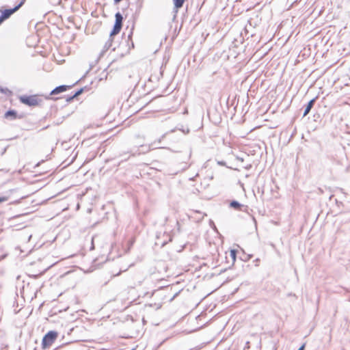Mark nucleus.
Wrapping results in <instances>:
<instances>
[{
	"instance_id": "nucleus-6",
	"label": "nucleus",
	"mask_w": 350,
	"mask_h": 350,
	"mask_svg": "<svg viewBox=\"0 0 350 350\" xmlns=\"http://www.w3.org/2000/svg\"><path fill=\"white\" fill-rule=\"evenodd\" d=\"M4 117L6 119L15 120L17 117V112L15 110H8L5 112Z\"/></svg>"
},
{
	"instance_id": "nucleus-15",
	"label": "nucleus",
	"mask_w": 350,
	"mask_h": 350,
	"mask_svg": "<svg viewBox=\"0 0 350 350\" xmlns=\"http://www.w3.org/2000/svg\"><path fill=\"white\" fill-rule=\"evenodd\" d=\"M217 164L222 166H226V162L223 161H218Z\"/></svg>"
},
{
	"instance_id": "nucleus-11",
	"label": "nucleus",
	"mask_w": 350,
	"mask_h": 350,
	"mask_svg": "<svg viewBox=\"0 0 350 350\" xmlns=\"http://www.w3.org/2000/svg\"><path fill=\"white\" fill-rule=\"evenodd\" d=\"M122 27V26L118 25V24L114 25L113 28L109 34V37L112 38L113 36L118 34L120 31Z\"/></svg>"
},
{
	"instance_id": "nucleus-27",
	"label": "nucleus",
	"mask_w": 350,
	"mask_h": 350,
	"mask_svg": "<svg viewBox=\"0 0 350 350\" xmlns=\"http://www.w3.org/2000/svg\"><path fill=\"white\" fill-rule=\"evenodd\" d=\"M46 128H49V126H46V127H44L43 129H45Z\"/></svg>"
},
{
	"instance_id": "nucleus-24",
	"label": "nucleus",
	"mask_w": 350,
	"mask_h": 350,
	"mask_svg": "<svg viewBox=\"0 0 350 350\" xmlns=\"http://www.w3.org/2000/svg\"><path fill=\"white\" fill-rule=\"evenodd\" d=\"M3 22V21L0 18V25Z\"/></svg>"
},
{
	"instance_id": "nucleus-14",
	"label": "nucleus",
	"mask_w": 350,
	"mask_h": 350,
	"mask_svg": "<svg viewBox=\"0 0 350 350\" xmlns=\"http://www.w3.org/2000/svg\"><path fill=\"white\" fill-rule=\"evenodd\" d=\"M0 92L3 93L5 94H11V91L9 89H8L7 88H3V87H0Z\"/></svg>"
},
{
	"instance_id": "nucleus-20",
	"label": "nucleus",
	"mask_w": 350,
	"mask_h": 350,
	"mask_svg": "<svg viewBox=\"0 0 350 350\" xmlns=\"http://www.w3.org/2000/svg\"><path fill=\"white\" fill-rule=\"evenodd\" d=\"M115 3H120L122 0H113Z\"/></svg>"
},
{
	"instance_id": "nucleus-18",
	"label": "nucleus",
	"mask_w": 350,
	"mask_h": 350,
	"mask_svg": "<svg viewBox=\"0 0 350 350\" xmlns=\"http://www.w3.org/2000/svg\"><path fill=\"white\" fill-rule=\"evenodd\" d=\"M305 345H302L297 350H304Z\"/></svg>"
},
{
	"instance_id": "nucleus-16",
	"label": "nucleus",
	"mask_w": 350,
	"mask_h": 350,
	"mask_svg": "<svg viewBox=\"0 0 350 350\" xmlns=\"http://www.w3.org/2000/svg\"><path fill=\"white\" fill-rule=\"evenodd\" d=\"M8 198L6 197H0V203L7 201Z\"/></svg>"
},
{
	"instance_id": "nucleus-23",
	"label": "nucleus",
	"mask_w": 350,
	"mask_h": 350,
	"mask_svg": "<svg viewBox=\"0 0 350 350\" xmlns=\"http://www.w3.org/2000/svg\"><path fill=\"white\" fill-rule=\"evenodd\" d=\"M178 295V293H175V295H174V297L171 299V300H172L176 295Z\"/></svg>"
},
{
	"instance_id": "nucleus-9",
	"label": "nucleus",
	"mask_w": 350,
	"mask_h": 350,
	"mask_svg": "<svg viewBox=\"0 0 350 350\" xmlns=\"http://www.w3.org/2000/svg\"><path fill=\"white\" fill-rule=\"evenodd\" d=\"M83 92V88H81L79 89V90H77L73 95L72 96H67L66 98V100L67 102H70L71 100H72L75 97H77L78 96H79L81 94H82V92Z\"/></svg>"
},
{
	"instance_id": "nucleus-19",
	"label": "nucleus",
	"mask_w": 350,
	"mask_h": 350,
	"mask_svg": "<svg viewBox=\"0 0 350 350\" xmlns=\"http://www.w3.org/2000/svg\"><path fill=\"white\" fill-rule=\"evenodd\" d=\"M143 280H144V278H143L142 280H138V281H137V284H138V285H141V284H142V281H143Z\"/></svg>"
},
{
	"instance_id": "nucleus-22",
	"label": "nucleus",
	"mask_w": 350,
	"mask_h": 350,
	"mask_svg": "<svg viewBox=\"0 0 350 350\" xmlns=\"http://www.w3.org/2000/svg\"><path fill=\"white\" fill-rule=\"evenodd\" d=\"M237 159L241 161H243V159L242 158L237 157Z\"/></svg>"
},
{
	"instance_id": "nucleus-26",
	"label": "nucleus",
	"mask_w": 350,
	"mask_h": 350,
	"mask_svg": "<svg viewBox=\"0 0 350 350\" xmlns=\"http://www.w3.org/2000/svg\"><path fill=\"white\" fill-rule=\"evenodd\" d=\"M252 255H249V256H248V259H249V258H252Z\"/></svg>"
},
{
	"instance_id": "nucleus-5",
	"label": "nucleus",
	"mask_w": 350,
	"mask_h": 350,
	"mask_svg": "<svg viewBox=\"0 0 350 350\" xmlns=\"http://www.w3.org/2000/svg\"><path fill=\"white\" fill-rule=\"evenodd\" d=\"M316 98H314L311 99V100L308 103V104H307V105L306 106V108H305V109H304V115H303L304 116H307V115L310 113V111L311 109L313 107V106H314V103H315Z\"/></svg>"
},
{
	"instance_id": "nucleus-4",
	"label": "nucleus",
	"mask_w": 350,
	"mask_h": 350,
	"mask_svg": "<svg viewBox=\"0 0 350 350\" xmlns=\"http://www.w3.org/2000/svg\"><path fill=\"white\" fill-rule=\"evenodd\" d=\"M68 88H69V86L65 85H59V86L56 87L55 88H54L51 92L50 95H55V94H57L62 93L63 92H65L68 89Z\"/></svg>"
},
{
	"instance_id": "nucleus-7",
	"label": "nucleus",
	"mask_w": 350,
	"mask_h": 350,
	"mask_svg": "<svg viewBox=\"0 0 350 350\" xmlns=\"http://www.w3.org/2000/svg\"><path fill=\"white\" fill-rule=\"evenodd\" d=\"M112 46V38L109 37V40L106 42L103 51L100 53V56H103L104 53Z\"/></svg>"
},
{
	"instance_id": "nucleus-12",
	"label": "nucleus",
	"mask_w": 350,
	"mask_h": 350,
	"mask_svg": "<svg viewBox=\"0 0 350 350\" xmlns=\"http://www.w3.org/2000/svg\"><path fill=\"white\" fill-rule=\"evenodd\" d=\"M230 206L234 209L239 210L243 206V205L240 204L238 201L232 200L230 203Z\"/></svg>"
},
{
	"instance_id": "nucleus-8",
	"label": "nucleus",
	"mask_w": 350,
	"mask_h": 350,
	"mask_svg": "<svg viewBox=\"0 0 350 350\" xmlns=\"http://www.w3.org/2000/svg\"><path fill=\"white\" fill-rule=\"evenodd\" d=\"M185 0H173V3L174 5V9L176 12H178V9L181 8L183 6Z\"/></svg>"
},
{
	"instance_id": "nucleus-2",
	"label": "nucleus",
	"mask_w": 350,
	"mask_h": 350,
	"mask_svg": "<svg viewBox=\"0 0 350 350\" xmlns=\"http://www.w3.org/2000/svg\"><path fill=\"white\" fill-rule=\"evenodd\" d=\"M19 100L21 103L29 107L39 105L42 102V100L36 95L21 96H20Z\"/></svg>"
},
{
	"instance_id": "nucleus-13",
	"label": "nucleus",
	"mask_w": 350,
	"mask_h": 350,
	"mask_svg": "<svg viewBox=\"0 0 350 350\" xmlns=\"http://www.w3.org/2000/svg\"><path fill=\"white\" fill-rule=\"evenodd\" d=\"M237 250H230V256L233 262H234L236 260V257H237Z\"/></svg>"
},
{
	"instance_id": "nucleus-3",
	"label": "nucleus",
	"mask_w": 350,
	"mask_h": 350,
	"mask_svg": "<svg viewBox=\"0 0 350 350\" xmlns=\"http://www.w3.org/2000/svg\"><path fill=\"white\" fill-rule=\"evenodd\" d=\"M25 0H22L17 5H16L13 8L5 9L1 12V14L0 18L4 21L6 19L9 18L12 14L18 11L21 7L24 4Z\"/></svg>"
},
{
	"instance_id": "nucleus-10",
	"label": "nucleus",
	"mask_w": 350,
	"mask_h": 350,
	"mask_svg": "<svg viewBox=\"0 0 350 350\" xmlns=\"http://www.w3.org/2000/svg\"><path fill=\"white\" fill-rule=\"evenodd\" d=\"M115 24L114 25H118L120 26H122V21H123V16L120 12H117L115 15Z\"/></svg>"
},
{
	"instance_id": "nucleus-1",
	"label": "nucleus",
	"mask_w": 350,
	"mask_h": 350,
	"mask_svg": "<svg viewBox=\"0 0 350 350\" xmlns=\"http://www.w3.org/2000/svg\"><path fill=\"white\" fill-rule=\"evenodd\" d=\"M57 338V332L55 331H49L43 337L42 341V349L49 348L55 342Z\"/></svg>"
},
{
	"instance_id": "nucleus-25",
	"label": "nucleus",
	"mask_w": 350,
	"mask_h": 350,
	"mask_svg": "<svg viewBox=\"0 0 350 350\" xmlns=\"http://www.w3.org/2000/svg\"><path fill=\"white\" fill-rule=\"evenodd\" d=\"M255 261H256V262H259V261H260V259H259V258H256V259L255 260Z\"/></svg>"
},
{
	"instance_id": "nucleus-21",
	"label": "nucleus",
	"mask_w": 350,
	"mask_h": 350,
	"mask_svg": "<svg viewBox=\"0 0 350 350\" xmlns=\"http://www.w3.org/2000/svg\"><path fill=\"white\" fill-rule=\"evenodd\" d=\"M191 150H189V155H188L189 159L191 157Z\"/></svg>"
},
{
	"instance_id": "nucleus-17",
	"label": "nucleus",
	"mask_w": 350,
	"mask_h": 350,
	"mask_svg": "<svg viewBox=\"0 0 350 350\" xmlns=\"http://www.w3.org/2000/svg\"><path fill=\"white\" fill-rule=\"evenodd\" d=\"M91 241H92V246H91L90 249L93 250L94 248V237L92 238Z\"/></svg>"
}]
</instances>
